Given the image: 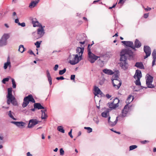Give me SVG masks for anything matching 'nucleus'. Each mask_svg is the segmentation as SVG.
Masks as SVG:
<instances>
[{
	"mask_svg": "<svg viewBox=\"0 0 156 156\" xmlns=\"http://www.w3.org/2000/svg\"><path fill=\"white\" fill-rule=\"evenodd\" d=\"M133 53L131 50L126 49H123L120 52V66L124 70L127 69L128 67V63L126 62L127 59L133 58Z\"/></svg>",
	"mask_w": 156,
	"mask_h": 156,
	"instance_id": "nucleus-1",
	"label": "nucleus"
},
{
	"mask_svg": "<svg viewBox=\"0 0 156 156\" xmlns=\"http://www.w3.org/2000/svg\"><path fill=\"white\" fill-rule=\"evenodd\" d=\"M12 88L8 89V94L6 96L7 103L8 105H9L10 103H11L14 105H16L17 103L15 98L12 94Z\"/></svg>",
	"mask_w": 156,
	"mask_h": 156,
	"instance_id": "nucleus-2",
	"label": "nucleus"
},
{
	"mask_svg": "<svg viewBox=\"0 0 156 156\" xmlns=\"http://www.w3.org/2000/svg\"><path fill=\"white\" fill-rule=\"evenodd\" d=\"M82 59V58H81L78 56V54H70L69 56V62L72 65H74L78 63Z\"/></svg>",
	"mask_w": 156,
	"mask_h": 156,
	"instance_id": "nucleus-3",
	"label": "nucleus"
},
{
	"mask_svg": "<svg viewBox=\"0 0 156 156\" xmlns=\"http://www.w3.org/2000/svg\"><path fill=\"white\" fill-rule=\"evenodd\" d=\"M30 101L33 103H35V101L31 95H29L28 96L25 97L23 100V102L22 106L23 108L27 106Z\"/></svg>",
	"mask_w": 156,
	"mask_h": 156,
	"instance_id": "nucleus-4",
	"label": "nucleus"
},
{
	"mask_svg": "<svg viewBox=\"0 0 156 156\" xmlns=\"http://www.w3.org/2000/svg\"><path fill=\"white\" fill-rule=\"evenodd\" d=\"M112 101H111L108 103V106L111 108L115 109L119 106V100L117 98L113 99Z\"/></svg>",
	"mask_w": 156,
	"mask_h": 156,
	"instance_id": "nucleus-5",
	"label": "nucleus"
},
{
	"mask_svg": "<svg viewBox=\"0 0 156 156\" xmlns=\"http://www.w3.org/2000/svg\"><path fill=\"white\" fill-rule=\"evenodd\" d=\"M100 57L97 56L93 53L91 51H89L88 53V59L90 63H93Z\"/></svg>",
	"mask_w": 156,
	"mask_h": 156,
	"instance_id": "nucleus-6",
	"label": "nucleus"
},
{
	"mask_svg": "<svg viewBox=\"0 0 156 156\" xmlns=\"http://www.w3.org/2000/svg\"><path fill=\"white\" fill-rule=\"evenodd\" d=\"M42 109L41 110V118L42 119H45L47 118L48 115L46 113L47 110L46 108L42 106L40 103V109Z\"/></svg>",
	"mask_w": 156,
	"mask_h": 156,
	"instance_id": "nucleus-7",
	"label": "nucleus"
},
{
	"mask_svg": "<svg viewBox=\"0 0 156 156\" xmlns=\"http://www.w3.org/2000/svg\"><path fill=\"white\" fill-rule=\"evenodd\" d=\"M144 50L146 54V55L144 57L145 59L150 56L151 54V49L148 46H144Z\"/></svg>",
	"mask_w": 156,
	"mask_h": 156,
	"instance_id": "nucleus-8",
	"label": "nucleus"
},
{
	"mask_svg": "<svg viewBox=\"0 0 156 156\" xmlns=\"http://www.w3.org/2000/svg\"><path fill=\"white\" fill-rule=\"evenodd\" d=\"M38 121L36 119H33L29 120L28 125V127L31 128L34 127L38 123Z\"/></svg>",
	"mask_w": 156,
	"mask_h": 156,
	"instance_id": "nucleus-9",
	"label": "nucleus"
},
{
	"mask_svg": "<svg viewBox=\"0 0 156 156\" xmlns=\"http://www.w3.org/2000/svg\"><path fill=\"white\" fill-rule=\"evenodd\" d=\"M84 48L77 47L76 49V52L78 54V56L81 58H82V55L84 51Z\"/></svg>",
	"mask_w": 156,
	"mask_h": 156,
	"instance_id": "nucleus-10",
	"label": "nucleus"
},
{
	"mask_svg": "<svg viewBox=\"0 0 156 156\" xmlns=\"http://www.w3.org/2000/svg\"><path fill=\"white\" fill-rule=\"evenodd\" d=\"M112 83L113 86L117 89H119L121 86L122 82L119 80H112Z\"/></svg>",
	"mask_w": 156,
	"mask_h": 156,
	"instance_id": "nucleus-11",
	"label": "nucleus"
},
{
	"mask_svg": "<svg viewBox=\"0 0 156 156\" xmlns=\"http://www.w3.org/2000/svg\"><path fill=\"white\" fill-rule=\"evenodd\" d=\"M121 43L126 46L129 47L133 49L134 48L133 42L132 41H122Z\"/></svg>",
	"mask_w": 156,
	"mask_h": 156,
	"instance_id": "nucleus-12",
	"label": "nucleus"
},
{
	"mask_svg": "<svg viewBox=\"0 0 156 156\" xmlns=\"http://www.w3.org/2000/svg\"><path fill=\"white\" fill-rule=\"evenodd\" d=\"M11 67V65L10 58L8 57L7 58V62L4 63L3 68L4 69H6L8 67H9L10 69Z\"/></svg>",
	"mask_w": 156,
	"mask_h": 156,
	"instance_id": "nucleus-13",
	"label": "nucleus"
},
{
	"mask_svg": "<svg viewBox=\"0 0 156 156\" xmlns=\"http://www.w3.org/2000/svg\"><path fill=\"white\" fill-rule=\"evenodd\" d=\"M142 76L141 71L138 69L136 70L135 73L133 76L134 78L135 79H140Z\"/></svg>",
	"mask_w": 156,
	"mask_h": 156,
	"instance_id": "nucleus-14",
	"label": "nucleus"
},
{
	"mask_svg": "<svg viewBox=\"0 0 156 156\" xmlns=\"http://www.w3.org/2000/svg\"><path fill=\"white\" fill-rule=\"evenodd\" d=\"M94 94L95 96L97 95L98 94H100L101 95L103 93L100 89L97 86H95L94 88Z\"/></svg>",
	"mask_w": 156,
	"mask_h": 156,
	"instance_id": "nucleus-15",
	"label": "nucleus"
},
{
	"mask_svg": "<svg viewBox=\"0 0 156 156\" xmlns=\"http://www.w3.org/2000/svg\"><path fill=\"white\" fill-rule=\"evenodd\" d=\"M141 45V44L140 42L138 39H136L134 42V48H133V49L135 50V48H139Z\"/></svg>",
	"mask_w": 156,
	"mask_h": 156,
	"instance_id": "nucleus-16",
	"label": "nucleus"
},
{
	"mask_svg": "<svg viewBox=\"0 0 156 156\" xmlns=\"http://www.w3.org/2000/svg\"><path fill=\"white\" fill-rule=\"evenodd\" d=\"M44 26L43 27L42 25L40 23V38L42 37L45 33L44 29Z\"/></svg>",
	"mask_w": 156,
	"mask_h": 156,
	"instance_id": "nucleus-17",
	"label": "nucleus"
},
{
	"mask_svg": "<svg viewBox=\"0 0 156 156\" xmlns=\"http://www.w3.org/2000/svg\"><path fill=\"white\" fill-rule=\"evenodd\" d=\"M11 123L15 124L18 127L23 126L25 123L23 122H12Z\"/></svg>",
	"mask_w": 156,
	"mask_h": 156,
	"instance_id": "nucleus-18",
	"label": "nucleus"
},
{
	"mask_svg": "<svg viewBox=\"0 0 156 156\" xmlns=\"http://www.w3.org/2000/svg\"><path fill=\"white\" fill-rule=\"evenodd\" d=\"M102 71L108 75H112L114 74V72L112 71L107 69H103Z\"/></svg>",
	"mask_w": 156,
	"mask_h": 156,
	"instance_id": "nucleus-19",
	"label": "nucleus"
},
{
	"mask_svg": "<svg viewBox=\"0 0 156 156\" xmlns=\"http://www.w3.org/2000/svg\"><path fill=\"white\" fill-rule=\"evenodd\" d=\"M146 83H148V82H152L153 81V77L148 74H147L146 76Z\"/></svg>",
	"mask_w": 156,
	"mask_h": 156,
	"instance_id": "nucleus-20",
	"label": "nucleus"
},
{
	"mask_svg": "<svg viewBox=\"0 0 156 156\" xmlns=\"http://www.w3.org/2000/svg\"><path fill=\"white\" fill-rule=\"evenodd\" d=\"M38 3V0L32 2L30 4L29 7L32 8L35 7Z\"/></svg>",
	"mask_w": 156,
	"mask_h": 156,
	"instance_id": "nucleus-21",
	"label": "nucleus"
},
{
	"mask_svg": "<svg viewBox=\"0 0 156 156\" xmlns=\"http://www.w3.org/2000/svg\"><path fill=\"white\" fill-rule=\"evenodd\" d=\"M135 66L140 69H144V66L142 62H136Z\"/></svg>",
	"mask_w": 156,
	"mask_h": 156,
	"instance_id": "nucleus-22",
	"label": "nucleus"
},
{
	"mask_svg": "<svg viewBox=\"0 0 156 156\" xmlns=\"http://www.w3.org/2000/svg\"><path fill=\"white\" fill-rule=\"evenodd\" d=\"M47 76L49 81V84L50 85L52 84V79L51 77L50 73L48 70L46 71Z\"/></svg>",
	"mask_w": 156,
	"mask_h": 156,
	"instance_id": "nucleus-23",
	"label": "nucleus"
},
{
	"mask_svg": "<svg viewBox=\"0 0 156 156\" xmlns=\"http://www.w3.org/2000/svg\"><path fill=\"white\" fill-rule=\"evenodd\" d=\"M10 37V34L8 33L4 34L2 36L1 38L3 40L7 41Z\"/></svg>",
	"mask_w": 156,
	"mask_h": 156,
	"instance_id": "nucleus-24",
	"label": "nucleus"
},
{
	"mask_svg": "<svg viewBox=\"0 0 156 156\" xmlns=\"http://www.w3.org/2000/svg\"><path fill=\"white\" fill-rule=\"evenodd\" d=\"M7 44V41L4 40L1 38L0 39V47L6 46Z\"/></svg>",
	"mask_w": 156,
	"mask_h": 156,
	"instance_id": "nucleus-25",
	"label": "nucleus"
},
{
	"mask_svg": "<svg viewBox=\"0 0 156 156\" xmlns=\"http://www.w3.org/2000/svg\"><path fill=\"white\" fill-rule=\"evenodd\" d=\"M133 96L132 95H129L126 99V102L127 104H129L133 101Z\"/></svg>",
	"mask_w": 156,
	"mask_h": 156,
	"instance_id": "nucleus-26",
	"label": "nucleus"
},
{
	"mask_svg": "<svg viewBox=\"0 0 156 156\" xmlns=\"http://www.w3.org/2000/svg\"><path fill=\"white\" fill-rule=\"evenodd\" d=\"M101 115L103 117L105 118H106L107 116L108 117L109 116V111L108 110L104 111L101 113Z\"/></svg>",
	"mask_w": 156,
	"mask_h": 156,
	"instance_id": "nucleus-27",
	"label": "nucleus"
},
{
	"mask_svg": "<svg viewBox=\"0 0 156 156\" xmlns=\"http://www.w3.org/2000/svg\"><path fill=\"white\" fill-rule=\"evenodd\" d=\"M39 28L37 29V33L34 32L32 34L34 36V38L35 39H38L39 38Z\"/></svg>",
	"mask_w": 156,
	"mask_h": 156,
	"instance_id": "nucleus-28",
	"label": "nucleus"
},
{
	"mask_svg": "<svg viewBox=\"0 0 156 156\" xmlns=\"http://www.w3.org/2000/svg\"><path fill=\"white\" fill-rule=\"evenodd\" d=\"M32 23L34 27H38L39 26V23L38 21L36 20L35 19L33 20Z\"/></svg>",
	"mask_w": 156,
	"mask_h": 156,
	"instance_id": "nucleus-29",
	"label": "nucleus"
},
{
	"mask_svg": "<svg viewBox=\"0 0 156 156\" xmlns=\"http://www.w3.org/2000/svg\"><path fill=\"white\" fill-rule=\"evenodd\" d=\"M120 78L119 77L117 74H115L113 76V78L112 79V80H119Z\"/></svg>",
	"mask_w": 156,
	"mask_h": 156,
	"instance_id": "nucleus-30",
	"label": "nucleus"
},
{
	"mask_svg": "<svg viewBox=\"0 0 156 156\" xmlns=\"http://www.w3.org/2000/svg\"><path fill=\"white\" fill-rule=\"evenodd\" d=\"M118 117H117L116 118V119L115 120V121L114 122H110V124L109 126H113L116 125V124L117 123V122L118 120Z\"/></svg>",
	"mask_w": 156,
	"mask_h": 156,
	"instance_id": "nucleus-31",
	"label": "nucleus"
},
{
	"mask_svg": "<svg viewBox=\"0 0 156 156\" xmlns=\"http://www.w3.org/2000/svg\"><path fill=\"white\" fill-rule=\"evenodd\" d=\"M14 114V113L12 112L11 111H9L8 115L9 116L13 119L16 120V119L13 116Z\"/></svg>",
	"mask_w": 156,
	"mask_h": 156,
	"instance_id": "nucleus-32",
	"label": "nucleus"
},
{
	"mask_svg": "<svg viewBox=\"0 0 156 156\" xmlns=\"http://www.w3.org/2000/svg\"><path fill=\"white\" fill-rule=\"evenodd\" d=\"M57 129L58 131L62 133H65V130L62 126H58Z\"/></svg>",
	"mask_w": 156,
	"mask_h": 156,
	"instance_id": "nucleus-33",
	"label": "nucleus"
},
{
	"mask_svg": "<svg viewBox=\"0 0 156 156\" xmlns=\"http://www.w3.org/2000/svg\"><path fill=\"white\" fill-rule=\"evenodd\" d=\"M19 51L21 53H23L24 51V48L23 45H21L20 46Z\"/></svg>",
	"mask_w": 156,
	"mask_h": 156,
	"instance_id": "nucleus-34",
	"label": "nucleus"
},
{
	"mask_svg": "<svg viewBox=\"0 0 156 156\" xmlns=\"http://www.w3.org/2000/svg\"><path fill=\"white\" fill-rule=\"evenodd\" d=\"M152 82H148V83H146V84L148 88H152L154 87V85L152 84Z\"/></svg>",
	"mask_w": 156,
	"mask_h": 156,
	"instance_id": "nucleus-35",
	"label": "nucleus"
},
{
	"mask_svg": "<svg viewBox=\"0 0 156 156\" xmlns=\"http://www.w3.org/2000/svg\"><path fill=\"white\" fill-rule=\"evenodd\" d=\"M11 77L10 76H8L7 78H4L2 80V83L4 84H5L6 82L8 81L9 79Z\"/></svg>",
	"mask_w": 156,
	"mask_h": 156,
	"instance_id": "nucleus-36",
	"label": "nucleus"
},
{
	"mask_svg": "<svg viewBox=\"0 0 156 156\" xmlns=\"http://www.w3.org/2000/svg\"><path fill=\"white\" fill-rule=\"evenodd\" d=\"M128 110L127 109V110H125V111L124 112H123V110H122V117H125L126 115V114L127 112H128Z\"/></svg>",
	"mask_w": 156,
	"mask_h": 156,
	"instance_id": "nucleus-37",
	"label": "nucleus"
},
{
	"mask_svg": "<svg viewBox=\"0 0 156 156\" xmlns=\"http://www.w3.org/2000/svg\"><path fill=\"white\" fill-rule=\"evenodd\" d=\"M66 71V68H64L62 70H60L59 72V74L60 75H62L64 74Z\"/></svg>",
	"mask_w": 156,
	"mask_h": 156,
	"instance_id": "nucleus-38",
	"label": "nucleus"
},
{
	"mask_svg": "<svg viewBox=\"0 0 156 156\" xmlns=\"http://www.w3.org/2000/svg\"><path fill=\"white\" fill-rule=\"evenodd\" d=\"M12 83V87L13 88H16V84L15 80L13 78H11Z\"/></svg>",
	"mask_w": 156,
	"mask_h": 156,
	"instance_id": "nucleus-39",
	"label": "nucleus"
},
{
	"mask_svg": "<svg viewBox=\"0 0 156 156\" xmlns=\"http://www.w3.org/2000/svg\"><path fill=\"white\" fill-rule=\"evenodd\" d=\"M152 55L153 56V59H156V50L154 49L152 53Z\"/></svg>",
	"mask_w": 156,
	"mask_h": 156,
	"instance_id": "nucleus-40",
	"label": "nucleus"
},
{
	"mask_svg": "<svg viewBox=\"0 0 156 156\" xmlns=\"http://www.w3.org/2000/svg\"><path fill=\"white\" fill-rule=\"evenodd\" d=\"M140 79H137V80L135 82L136 85L138 86L141 85V83L140 81Z\"/></svg>",
	"mask_w": 156,
	"mask_h": 156,
	"instance_id": "nucleus-41",
	"label": "nucleus"
},
{
	"mask_svg": "<svg viewBox=\"0 0 156 156\" xmlns=\"http://www.w3.org/2000/svg\"><path fill=\"white\" fill-rule=\"evenodd\" d=\"M84 129L87 130V132L88 133H90L92 131V129L90 127H85Z\"/></svg>",
	"mask_w": 156,
	"mask_h": 156,
	"instance_id": "nucleus-42",
	"label": "nucleus"
},
{
	"mask_svg": "<svg viewBox=\"0 0 156 156\" xmlns=\"http://www.w3.org/2000/svg\"><path fill=\"white\" fill-rule=\"evenodd\" d=\"M137 147V146L136 145H133L130 146L129 147V150H132L136 148Z\"/></svg>",
	"mask_w": 156,
	"mask_h": 156,
	"instance_id": "nucleus-43",
	"label": "nucleus"
},
{
	"mask_svg": "<svg viewBox=\"0 0 156 156\" xmlns=\"http://www.w3.org/2000/svg\"><path fill=\"white\" fill-rule=\"evenodd\" d=\"M93 120L97 124H98L99 122V120L98 117H94Z\"/></svg>",
	"mask_w": 156,
	"mask_h": 156,
	"instance_id": "nucleus-44",
	"label": "nucleus"
},
{
	"mask_svg": "<svg viewBox=\"0 0 156 156\" xmlns=\"http://www.w3.org/2000/svg\"><path fill=\"white\" fill-rule=\"evenodd\" d=\"M92 42H93V44H91L90 45V44H89L88 45V47H87V52H89V51H91L90 48V47L94 44V43L93 41Z\"/></svg>",
	"mask_w": 156,
	"mask_h": 156,
	"instance_id": "nucleus-45",
	"label": "nucleus"
},
{
	"mask_svg": "<svg viewBox=\"0 0 156 156\" xmlns=\"http://www.w3.org/2000/svg\"><path fill=\"white\" fill-rule=\"evenodd\" d=\"M64 151L62 148H61L60 150V154L61 155H63L64 154Z\"/></svg>",
	"mask_w": 156,
	"mask_h": 156,
	"instance_id": "nucleus-46",
	"label": "nucleus"
},
{
	"mask_svg": "<svg viewBox=\"0 0 156 156\" xmlns=\"http://www.w3.org/2000/svg\"><path fill=\"white\" fill-rule=\"evenodd\" d=\"M34 107L35 108H37L38 109H39V103H35L34 105Z\"/></svg>",
	"mask_w": 156,
	"mask_h": 156,
	"instance_id": "nucleus-47",
	"label": "nucleus"
},
{
	"mask_svg": "<svg viewBox=\"0 0 156 156\" xmlns=\"http://www.w3.org/2000/svg\"><path fill=\"white\" fill-rule=\"evenodd\" d=\"M128 104H127L124 106L123 109V112H124L125 110H127V109H128L129 110V109L128 108Z\"/></svg>",
	"mask_w": 156,
	"mask_h": 156,
	"instance_id": "nucleus-48",
	"label": "nucleus"
},
{
	"mask_svg": "<svg viewBox=\"0 0 156 156\" xmlns=\"http://www.w3.org/2000/svg\"><path fill=\"white\" fill-rule=\"evenodd\" d=\"M56 79L58 80H64V78L62 76H61L59 77H57L56 78Z\"/></svg>",
	"mask_w": 156,
	"mask_h": 156,
	"instance_id": "nucleus-49",
	"label": "nucleus"
},
{
	"mask_svg": "<svg viewBox=\"0 0 156 156\" xmlns=\"http://www.w3.org/2000/svg\"><path fill=\"white\" fill-rule=\"evenodd\" d=\"M19 25L21 26L22 27H24L25 26V23L23 22L22 23H19Z\"/></svg>",
	"mask_w": 156,
	"mask_h": 156,
	"instance_id": "nucleus-50",
	"label": "nucleus"
},
{
	"mask_svg": "<svg viewBox=\"0 0 156 156\" xmlns=\"http://www.w3.org/2000/svg\"><path fill=\"white\" fill-rule=\"evenodd\" d=\"M72 129H71L70 132L69 133V135L72 138H73V136L72 134Z\"/></svg>",
	"mask_w": 156,
	"mask_h": 156,
	"instance_id": "nucleus-51",
	"label": "nucleus"
},
{
	"mask_svg": "<svg viewBox=\"0 0 156 156\" xmlns=\"http://www.w3.org/2000/svg\"><path fill=\"white\" fill-rule=\"evenodd\" d=\"M58 65H57V64L55 65L54 67V69H53L55 71H56L58 69Z\"/></svg>",
	"mask_w": 156,
	"mask_h": 156,
	"instance_id": "nucleus-52",
	"label": "nucleus"
},
{
	"mask_svg": "<svg viewBox=\"0 0 156 156\" xmlns=\"http://www.w3.org/2000/svg\"><path fill=\"white\" fill-rule=\"evenodd\" d=\"M75 76L74 75H72L71 76L70 79L71 80H74Z\"/></svg>",
	"mask_w": 156,
	"mask_h": 156,
	"instance_id": "nucleus-53",
	"label": "nucleus"
},
{
	"mask_svg": "<svg viewBox=\"0 0 156 156\" xmlns=\"http://www.w3.org/2000/svg\"><path fill=\"white\" fill-rule=\"evenodd\" d=\"M148 13H145L144 15V17L145 18H147L148 16Z\"/></svg>",
	"mask_w": 156,
	"mask_h": 156,
	"instance_id": "nucleus-54",
	"label": "nucleus"
},
{
	"mask_svg": "<svg viewBox=\"0 0 156 156\" xmlns=\"http://www.w3.org/2000/svg\"><path fill=\"white\" fill-rule=\"evenodd\" d=\"M144 9L145 10L147 11H150L151 9V8L148 7L147 8H144Z\"/></svg>",
	"mask_w": 156,
	"mask_h": 156,
	"instance_id": "nucleus-55",
	"label": "nucleus"
},
{
	"mask_svg": "<svg viewBox=\"0 0 156 156\" xmlns=\"http://www.w3.org/2000/svg\"><path fill=\"white\" fill-rule=\"evenodd\" d=\"M35 45L36 46L37 48H39V42L37 41L35 43Z\"/></svg>",
	"mask_w": 156,
	"mask_h": 156,
	"instance_id": "nucleus-56",
	"label": "nucleus"
},
{
	"mask_svg": "<svg viewBox=\"0 0 156 156\" xmlns=\"http://www.w3.org/2000/svg\"><path fill=\"white\" fill-rule=\"evenodd\" d=\"M110 117L109 116L108 117V123L109 125H110V122H111V121H110Z\"/></svg>",
	"mask_w": 156,
	"mask_h": 156,
	"instance_id": "nucleus-57",
	"label": "nucleus"
},
{
	"mask_svg": "<svg viewBox=\"0 0 156 156\" xmlns=\"http://www.w3.org/2000/svg\"><path fill=\"white\" fill-rule=\"evenodd\" d=\"M156 61V59H153V60L152 62V66H153L154 65L155 63V62Z\"/></svg>",
	"mask_w": 156,
	"mask_h": 156,
	"instance_id": "nucleus-58",
	"label": "nucleus"
},
{
	"mask_svg": "<svg viewBox=\"0 0 156 156\" xmlns=\"http://www.w3.org/2000/svg\"><path fill=\"white\" fill-rule=\"evenodd\" d=\"M149 142V141L148 140H145L142 141L141 142L143 144H145L147 142Z\"/></svg>",
	"mask_w": 156,
	"mask_h": 156,
	"instance_id": "nucleus-59",
	"label": "nucleus"
},
{
	"mask_svg": "<svg viewBox=\"0 0 156 156\" xmlns=\"http://www.w3.org/2000/svg\"><path fill=\"white\" fill-rule=\"evenodd\" d=\"M15 22L16 23H18V25H19V23H20L19 22V20L18 19H15Z\"/></svg>",
	"mask_w": 156,
	"mask_h": 156,
	"instance_id": "nucleus-60",
	"label": "nucleus"
},
{
	"mask_svg": "<svg viewBox=\"0 0 156 156\" xmlns=\"http://www.w3.org/2000/svg\"><path fill=\"white\" fill-rule=\"evenodd\" d=\"M106 96L108 99L110 98L111 97V96L108 94H107L106 95Z\"/></svg>",
	"mask_w": 156,
	"mask_h": 156,
	"instance_id": "nucleus-61",
	"label": "nucleus"
},
{
	"mask_svg": "<svg viewBox=\"0 0 156 156\" xmlns=\"http://www.w3.org/2000/svg\"><path fill=\"white\" fill-rule=\"evenodd\" d=\"M27 156H32V155L30 152H28L27 154Z\"/></svg>",
	"mask_w": 156,
	"mask_h": 156,
	"instance_id": "nucleus-62",
	"label": "nucleus"
},
{
	"mask_svg": "<svg viewBox=\"0 0 156 156\" xmlns=\"http://www.w3.org/2000/svg\"><path fill=\"white\" fill-rule=\"evenodd\" d=\"M104 83V81H103L101 80L99 82V84L101 85H102Z\"/></svg>",
	"mask_w": 156,
	"mask_h": 156,
	"instance_id": "nucleus-63",
	"label": "nucleus"
},
{
	"mask_svg": "<svg viewBox=\"0 0 156 156\" xmlns=\"http://www.w3.org/2000/svg\"><path fill=\"white\" fill-rule=\"evenodd\" d=\"M3 137L2 136H0V143H1L2 142V141L3 139Z\"/></svg>",
	"mask_w": 156,
	"mask_h": 156,
	"instance_id": "nucleus-64",
	"label": "nucleus"
}]
</instances>
